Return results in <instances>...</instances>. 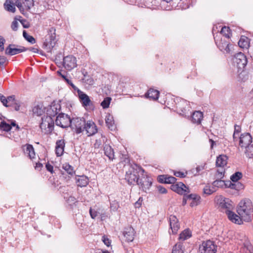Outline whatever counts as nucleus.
Returning <instances> with one entry per match:
<instances>
[{
    "mask_svg": "<svg viewBox=\"0 0 253 253\" xmlns=\"http://www.w3.org/2000/svg\"><path fill=\"white\" fill-rule=\"evenodd\" d=\"M20 22L24 28H28L30 27V24L25 20H21Z\"/></svg>",
    "mask_w": 253,
    "mask_h": 253,
    "instance_id": "69168bd1",
    "label": "nucleus"
},
{
    "mask_svg": "<svg viewBox=\"0 0 253 253\" xmlns=\"http://www.w3.org/2000/svg\"><path fill=\"white\" fill-rule=\"evenodd\" d=\"M227 215L228 219L233 223L239 225L243 223L244 219L243 218L231 211H228L227 212Z\"/></svg>",
    "mask_w": 253,
    "mask_h": 253,
    "instance_id": "6ab92c4d",
    "label": "nucleus"
},
{
    "mask_svg": "<svg viewBox=\"0 0 253 253\" xmlns=\"http://www.w3.org/2000/svg\"><path fill=\"white\" fill-rule=\"evenodd\" d=\"M45 167L48 171H50L51 173L53 172V167L51 165L47 163L45 165Z\"/></svg>",
    "mask_w": 253,
    "mask_h": 253,
    "instance_id": "338daca9",
    "label": "nucleus"
},
{
    "mask_svg": "<svg viewBox=\"0 0 253 253\" xmlns=\"http://www.w3.org/2000/svg\"><path fill=\"white\" fill-rule=\"evenodd\" d=\"M56 42L55 29L51 27L49 29L48 33L46 36L45 42L43 44V48L47 52H51Z\"/></svg>",
    "mask_w": 253,
    "mask_h": 253,
    "instance_id": "7ed1b4c3",
    "label": "nucleus"
},
{
    "mask_svg": "<svg viewBox=\"0 0 253 253\" xmlns=\"http://www.w3.org/2000/svg\"><path fill=\"white\" fill-rule=\"evenodd\" d=\"M62 168L69 174L72 175L75 173L73 167L68 164H63Z\"/></svg>",
    "mask_w": 253,
    "mask_h": 253,
    "instance_id": "49530a36",
    "label": "nucleus"
},
{
    "mask_svg": "<svg viewBox=\"0 0 253 253\" xmlns=\"http://www.w3.org/2000/svg\"><path fill=\"white\" fill-rule=\"evenodd\" d=\"M157 189L160 193L165 194L167 192V189L165 187H164L161 185L157 186Z\"/></svg>",
    "mask_w": 253,
    "mask_h": 253,
    "instance_id": "680f3d73",
    "label": "nucleus"
},
{
    "mask_svg": "<svg viewBox=\"0 0 253 253\" xmlns=\"http://www.w3.org/2000/svg\"><path fill=\"white\" fill-rule=\"evenodd\" d=\"M102 241L107 247L111 246V241L105 235L102 236Z\"/></svg>",
    "mask_w": 253,
    "mask_h": 253,
    "instance_id": "4d7b16f0",
    "label": "nucleus"
},
{
    "mask_svg": "<svg viewBox=\"0 0 253 253\" xmlns=\"http://www.w3.org/2000/svg\"><path fill=\"white\" fill-rule=\"evenodd\" d=\"M13 0L15 1L16 5L21 12H23L24 10L30 9L31 7L33 5V2L31 0H23L22 3L19 0Z\"/></svg>",
    "mask_w": 253,
    "mask_h": 253,
    "instance_id": "f3484780",
    "label": "nucleus"
},
{
    "mask_svg": "<svg viewBox=\"0 0 253 253\" xmlns=\"http://www.w3.org/2000/svg\"><path fill=\"white\" fill-rule=\"evenodd\" d=\"M119 204L116 200L113 201L110 203V208L113 211H116L119 208Z\"/></svg>",
    "mask_w": 253,
    "mask_h": 253,
    "instance_id": "5fc2aeb1",
    "label": "nucleus"
},
{
    "mask_svg": "<svg viewBox=\"0 0 253 253\" xmlns=\"http://www.w3.org/2000/svg\"><path fill=\"white\" fill-rule=\"evenodd\" d=\"M63 64L64 68L70 71L77 66L76 58L73 55H68L63 58Z\"/></svg>",
    "mask_w": 253,
    "mask_h": 253,
    "instance_id": "f8f14e48",
    "label": "nucleus"
},
{
    "mask_svg": "<svg viewBox=\"0 0 253 253\" xmlns=\"http://www.w3.org/2000/svg\"><path fill=\"white\" fill-rule=\"evenodd\" d=\"M15 1L13 0H6L4 3V7L6 10L14 13L15 11Z\"/></svg>",
    "mask_w": 253,
    "mask_h": 253,
    "instance_id": "7c9ffc66",
    "label": "nucleus"
},
{
    "mask_svg": "<svg viewBox=\"0 0 253 253\" xmlns=\"http://www.w3.org/2000/svg\"><path fill=\"white\" fill-rule=\"evenodd\" d=\"M135 233L134 229L131 226L125 228L123 232L124 236L126 238V241L128 242L133 241Z\"/></svg>",
    "mask_w": 253,
    "mask_h": 253,
    "instance_id": "aec40b11",
    "label": "nucleus"
},
{
    "mask_svg": "<svg viewBox=\"0 0 253 253\" xmlns=\"http://www.w3.org/2000/svg\"><path fill=\"white\" fill-rule=\"evenodd\" d=\"M7 104H11V106L13 105V103L15 102V96L14 95L9 96L7 97Z\"/></svg>",
    "mask_w": 253,
    "mask_h": 253,
    "instance_id": "052dcab7",
    "label": "nucleus"
},
{
    "mask_svg": "<svg viewBox=\"0 0 253 253\" xmlns=\"http://www.w3.org/2000/svg\"><path fill=\"white\" fill-rule=\"evenodd\" d=\"M158 180L161 183L173 184L175 183L176 178L173 176L168 175H160L158 177Z\"/></svg>",
    "mask_w": 253,
    "mask_h": 253,
    "instance_id": "b1692460",
    "label": "nucleus"
},
{
    "mask_svg": "<svg viewBox=\"0 0 253 253\" xmlns=\"http://www.w3.org/2000/svg\"><path fill=\"white\" fill-rule=\"evenodd\" d=\"M77 93V96L82 106L86 109H87L88 107L90 109L93 108V103L86 94L81 90H78Z\"/></svg>",
    "mask_w": 253,
    "mask_h": 253,
    "instance_id": "1a4fd4ad",
    "label": "nucleus"
},
{
    "mask_svg": "<svg viewBox=\"0 0 253 253\" xmlns=\"http://www.w3.org/2000/svg\"><path fill=\"white\" fill-rule=\"evenodd\" d=\"M203 118V114L202 112L196 111L194 112L191 116V121L193 123L200 124Z\"/></svg>",
    "mask_w": 253,
    "mask_h": 253,
    "instance_id": "cd10ccee",
    "label": "nucleus"
},
{
    "mask_svg": "<svg viewBox=\"0 0 253 253\" xmlns=\"http://www.w3.org/2000/svg\"><path fill=\"white\" fill-rule=\"evenodd\" d=\"M71 121L72 119L68 115L61 113H59L56 117L55 124L57 126L62 128H66L70 126Z\"/></svg>",
    "mask_w": 253,
    "mask_h": 253,
    "instance_id": "6e6552de",
    "label": "nucleus"
},
{
    "mask_svg": "<svg viewBox=\"0 0 253 253\" xmlns=\"http://www.w3.org/2000/svg\"><path fill=\"white\" fill-rule=\"evenodd\" d=\"M242 173L239 171L236 172L231 175L230 179L232 182H237L242 177Z\"/></svg>",
    "mask_w": 253,
    "mask_h": 253,
    "instance_id": "de8ad7c7",
    "label": "nucleus"
},
{
    "mask_svg": "<svg viewBox=\"0 0 253 253\" xmlns=\"http://www.w3.org/2000/svg\"><path fill=\"white\" fill-rule=\"evenodd\" d=\"M217 203L221 210H225L226 214L228 211H231L233 208V202L229 199L223 196H219L218 198Z\"/></svg>",
    "mask_w": 253,
    "mask_h": 253,
    "instance_id": "9b49d317",
    "label": "nucleus"
},
{
    "mask_svg": "<svg viewBox=\"0 0 253 253\" xmlns=\"http://www.w3.org/2000/svg\"><path fill=\"white\" fill-rule=\"evenodd\" d=\"M229 182V187H230L231 189H235L236 190H240L241 189H243L244 187V186L243 184H242L240 182H234V183H231V182Z\"/></svg>",
    "mask_w": 253,
    "mask_h": 253,
    "instance_id": "4c0bfd02",
    "label": "nucleus"
},
{
    "mask_svg": "<svg viewBox=\"0 0 253 253\" xmlns=\"http://www.w3.org/2000/svg\"><path fill=\"white\" fill-rule=\"evenodd\" d=\"M105 123L108 128L111 130H115L116 126L115 125L114 118L112 115L108 114L105 118Z\"/></svg>",
    "mask_w": 253,
    "mask_h": 253,
    "instance_id": "c85d7f7f",
    "label": "nucleus"
},
{
    "mask_svg": "<svg viewBox=\"0 0 253 253\" xmlns=\"http://www.w3.org/2000/svg\"><path fill=\"white\" fill-rule=\"evenodd\" d=\"M191 236V232L189 229H185L179 235V239L180 240L184 241Z\"/></svg>",
    "mask_w": 253,
    "mask_h": 253,
    "instance_id": "e433bc0d",
    "label": "nucleus"
},
{
    "mask_svg": "<svg viewBox=\"0 0 253 253\" xmlns=\"http://www.w3.org/2000/svg\"><path fill=\"white\" fill-rule=\"evenodd\" d=\"M85 123L84 118H74L72 119L70 127L76 133L79 134L84 130Z\"/></svg>",
    "mask_w": 253,
    "mask_h": 253,
    "instance_id": "39448f33",
    "label": "nucleus"
},
{
    "mask_svg": "<svg viewBox=\"0 0 253 253\" xmlns=\"http://www.w3.org/2000/svg\"><path fill=\"white\" fill-rule=\"evenodd\" d=\"M111 100V98L110 97H107L105 98L103 101L101 103V106L104 109L108 108L109 106Z\"/></svg>",
    "mask_w": 253,
    "mask_h": 253,
    "instance_id": "603ef678",
    "label": "nucleus"
},
{
    "mask_svg": "<svg viewBox=\"0 0 253 253\" xmlns=\"http://www.w3.org/2000/svg\"><path fill=\"white\" fill-rule=\"evenodd\" d=\"M216 191V188L214 187L213 185H206L204 188L203 189V192L204 194L210 195L212 193H214Z\"/></svg>",
    "mask_w": 253,
    "mask_h": 253,
    "instance_id": "58836bf2",
    "label": "nucleus"
},
{
    "mask_svg": "<svg viewBox=\"0 0 253 253\" xmlns=\"http://www.w3.org/2000/svg\"><path fill=\"white\" fill-rule=\"evenodd\" d=\"M6 61V57L0 56V67L3 65Z\"/></svg>",
    "mask_w": 253,
    "mask_h": 253,
    "instance_id": "774afa93",
    "label": "nucleus"
},
{
    "mask_svg": "<svg viewBox=\"0 0 253 253\" xmlns=\"http://www.w3.org/2000/svg\"><path fill=\"white\" fill-rule=\"evenodd\" d=\"M144 170L140 166L134 164L128 166V169L126 171L125 179L129 184H134L136 183L140 175V172L143 173Z\"/></svg>",
    "mask_w": 253,
    "mask_h": 253,
    "instance_id": "f03ea898",
    "label": "nucleus"
},
{
    "mask_svg": "<svg viewBox=\"0 0 253 253\" xmlns=\"http://www.w3.org/2000/svg\"><path fill=\"white\" fill-rule=\"evenodd\" d=\"M238 45L242 48H246L249 46L248 39L246 37H242L238 42Z\"/></svg>",
    "mask_w": 253,
    "mask_h": 253,
    "instance_id": "79ce46f5",
    "label": "nucleus"
},
{
    "mask_svg": "<svg viewBox=\"0 0 253 253\" xmlns=\"http://www.w3.org/2000/svg\"><path fill=\"white\" fill-rule=\"evenodd\" d=\"M239 144L241 148H246L251 145L252 137L249 133H244L238 137Z\"/></svg>",
    "mask_w": 253,
    "mask_h": 253,
    "instance_id": "4468645a",
    "label": "nucleus"
},
{
    "mask_svg": "<svg viewBox=\"0 0 253 253\" xmlns=\"http://www.w3.org/2000/svg\"><path fill=\"white\" fill-rule=\"evenodd\" d=\"M241 131V127L240 126L235 125L234 126V131L233 135V138L234 141H238V137L240 132Z\"/></svg>",
    "mask_w": 253,
    "mask_h": 253,
    "instance_id": "ea45409f",
    "label": "nucleus"
},
{
    "mask_svg": "<svg viewBox=\"0 0 253 253\" xmlns=\"http://www.w3.org/2000/svg\"><path fill=\"white\" fill-rule=\"evenodd\" d=\"M89 213L92 218L94 219L97 215V212L95 211H93L91 208L89 210Z\"/></svg>",
    "mask_w": 253,
    "mask_h": 253,
    "instance_id": "e2e57ef3",
    "label": "nucleus"
},
{
    "mask_svg": "<svg viewBox=\"0 0 253 253\" xmlns=\"http://www.w3.org/2000/svg\"><path fill=\"white\" fill-rule=\"evenodd\" d=\"M214 41L217 47L221 51H225L227 53L230 52L229 39L221 38L220 40H218L216 38H214Z\"/></svg>",
    "mask_w": 253,
    "mask_h": 253,
    "instance_id": "2eb2a0df",
    "label": "nucleus"
},
{
    "mask_svg": "<svg viewBox=\"0 0 253 253\" xmlns=\"http://www.w3.org/2000/svg\"><path fill=\"white\" fill-rule=\"evenodd\" d=\"M243 250L245 253H253V247L250 243L245 242L244 243Z\"/></svg>",
    "mask_w": 253,
    "mask_h": 253,
    "instance_id": "a19ab883",
    "label": "nucleus"
},
{
    "mask_svg": "<svg viewBox=\"0 0 253 253\" xmlns=\"http://www.w3.org/2000/svg\"><path fill=\"white\" fill-rule=\"evenodd\" d=\"M34 114H36L37 116H41L43 113V110L40 105L35 106L33 109Z\"/></svg>",
    "mask_w": 253,
    "mask_h": 253,
    "instance_id": "864d4df0",
    "label": "nucleus"
},
{
    "mask_svg": "<svg viewBox=\"0 0 253 253\" xmlns=\"http://www.w3.org/2000/svg\"><path fill=\"white\" fill-rule=\"evenodd\" d=\"M82 73L84 75V77L82 78V82L85 83L86 84L90 85L94 84V80L90 76L88 75L86 72L83 70Z\"/></svg>",
    "mask_w": 253,
    "mask_h": 253,
    "instance_id": "c9c22d12",
    "label": "nucleus"
},
{
    "mask_svg": "<svg viewBox=\"0 0 253 253\" xmlns=\"http://www.w3.org/2000/svg\"><path fill=\"white\" fill-rule=\"evenodd\" d=\"M187 199L191 200L190 206L192 207L197 206L200 203L201 197L195 194H191L186 196Z\"/></svg>",
    "mask_w": 253,
    "mask_h": 253,
    "instance_id": "bb28decb",
    "label": "nucleus"
},
{
    "mask_svg": "<svg viewBox=\"0 0 253 253\" xmlns=\"http://www.w3.org/2000/svg\"><path fill=\"white\" fill-rule=\"evenodd\" d=\"M65 146L64 139L58 140L56 142L55 153L57 156H61L63 155Z\"/></svg>",
    "mask_w": 253,
    "mask_h": 253,
    "instance_id": "393cba45",
    "label": "nucleus"
},
{
    "mask_svg": "<svg viewBox=\"0 0 253 253\" xmlns=\"http://www.w3.org/2000/svg\"><path fill=\"white\" fill-rule=\"evenodd\" d=\"M215 188H223L226 186V184L224 180H216L214 181L212 184Z\"/></svg>",
    "mask_w": 253,
    "mask_h": 253,
    "instance_id": "09e8293b",
    "label": "nucleus"
},
{
    "mask_svg": "<svg viewBox=\"0 0 253 253\" xmlns=\"http://www.w3.org/2000/svg\"><path fill=\"white\" fill-rule=\"evenodd\" d=\"M170 228L173 234H176L179 228L178 219L175 215H170L169 217Z\"/></svg>",
    "mask_w": 253,
    "mask_h": 253,
    "instance_id": "5701e85b",
    "label": "nucleus"
},
{
    "mask_svg": "<svg viewBox=\"0 0 253 253\" xmlns=\"http://www.w3.org/2000/svg\"><path fill=\"white\" fill-rule=\"evenodd\" d=\"M23 35L24 38L31 43L34 44L36 42L35 39L33 36L28 35L25 31H23Z\"/></svg>",
    "mask_w": 253,
    "mask_h": 253,
    "instance_id": "8fccbe9b",
    "label": "nucleus"
},
{
    "mask_svg": "<svg viewBox=\"0 0 253 253\" xmlns=\"http://www.w3.org/2000/svg\"><path fill=\"white\" fill-rule=\"evenodd\" d=\"M237 212L244 221L249 222L251 221V215L253 213V206L252 201L249 199L241 200L237 207Z\"/></svg>",
    "mask_w": 253,
    "mask_h": 253,
    "instance_id": "f257e3e1",
    "label": "nucleus"
},
{
    "mask_svg": "<svg viewBox=\"0 0 253 253\" xmlns=\"http://www.w3.org/2000/svg\"><path fill=\"white\" fill-rule=\"evenodd\" d=\"M152 181L150 177L147 175L142 173V175L140 176L136 184L139 186L143 191L146 192L149 190L152 185Z\"/></svg>",
    "mask_w": 253,
    "mask_h": 253,
    "instance_id": "9d476101",
    "label": "nucleus"
},
{
    "mask_svg": "<svg viewBox=\"0 0 253 253\" xmlns=\"http://www.w3.org/2000/svg\"><path fill=\"white\" fill-rule=\"evenodd\" d=\"M227 157L224 155H220L217 157L216 166L218 167H223L227 164Z\"/></svg>",
    "mask_w": 253,
    "mask_h": 253,
    "instance_id": "473e14b6",
    "label": "nucleus"
},
{
    "mask_svg": "<svg viewBox=\"0 0 253 253\" xmlns=\"http://www.w3.org/2000/svg\"><path fill=\"white\" fill-rule=\"evenodd\" d=\"M11 129V125L6 123L5 121H2L0 123V129L5 131H8Z\"/></svg>",
    "mask_w": 253,
    "mask_h": 253,
    "instance_id": "a18cd8bd",
    "label": "nucleus"
},
{
    "mask_svg": "<svg viewBox=\"0 0 253 253\" xmlns=\"http://www.w3.org/2000/svg\"><path fill=\"white\" fill-rule=\"evenodd\" d=\"M159 94L160 92L158 90L153 88H150L145 94V96L150 99L156 100L159 98Z\"/></svg>",
    "mask_w": 253,
    "mask_h": 253,
    "instance_id": "c756f323",
    "label": "nucleus"
},
{
    "mask_svg": "<svg viewBox=\"0 0 253 253\" xmlns=\"http://www.w3.org/2000/svg\"><path fill=\"white\" fill-rule=\"evenodd\" d=\"M189 108L188 102L185 100H181L179 103L177 105V109L179 114L184 117H186V111Z\"/></svg>",
    "mask_w": 253,
    "mask_h": 253,
    "instance_id": "412c9836",
    "label": "nucleus"
},
{
    "mask_svg": "<svg viewBox=\"0 0 253 253\" xmlns=\"http://www.w3.org/2000/svg\"><path fill=\"white\" fill-rule=\"evenodd\" d=\"M180 243L176 244L173 248L172 253H184Z\"/></svg>",
    "mask_w": 253,
    "mask_h": 253,
    "instance_id": "3c124183",
    "label": "nucleus"
},
{
    "mask_svg": "<svg viewBox=\"0 0 253 253\" xmlns=\"http://www.w3.org/2000/svg\"><path fill=\"white\" fill-rule=\"evenodd\" d=\"M18 22H17V21L16 20H13L12 21V22L11 23V29L13 31H16L18 29Z\"/></svg>",
    "mask_w": 253,
    "mask_h": 253,
    "instance_id": "bf43d9fd",
    "label": "nucleus"
},
{
    "mask_svg": "<svg viewBox=\"0 0 253 253\" xmlns=\"http://www.w3.org/2000/svg\"><path fill=\"white\" fill-rule=\"evenodd\" d=\"M220 33L224 36L223 38L229 39L230 36V29L229 27L226 26L222 27Z\"/></svg>",
    "mask_w": 253,
    "mask_h": 253,
    "instance_id": "37998d69",
    "label": "nucleus"
},
{
    "mask_svg": "<svg viewBox=\"0 0 253 253\" xmlns=\"http://www.w3.org/2000/svg\"><path fill=\"white\" fill-rule=\"evenodd\" d=\"M76 182L78 186H86L88 183V179L84 175L79 176L76 178Z\"/></svg>",
    "mask_w": 253,
    "mask_h": 253,
    "instance_id": "72a5a7b5",
    "label": "nucleus"
},
{
    "mask_svg": "<svg viewBox=\"0 0 253 253\" xmlns=\"http://www.w3.org/2000/svg\"><path fill=\"white\" fill-rule=\"evenodd\" d=\"M27 49L25 47L11 44L5 49V53L9 55H14L26 51Z\"/></svg>",
    "mask_w": 253,
    "mask_h": 253,
    "instance_id": "ddd939ff",
    "label": "nucleus"
},
{
    "mask_svg": "<svg viewBox=\"0 0 253 253\" xmlns=\"http://www.w3.org/2000/svg\"><path fill=\"white\" fill-rule=\"evenodd\" d=\"M84 130H85L88 136L94 135L97 132V126L92 121H88L85 123Z\"/></svg>",
    "mask_w": 253,
    "mask_h": 253,
    "instance_id": "a211bd4d",
    "label": "nucleus"
},
{
    "mask_svg": "<svg viewBox=\"0 0 253 253\" xmlns=\"http://www.w3.org/2000/svg\"><path fill=\"white\" fill-rule=\"evenodd\" d=\"M245 149V153L246 156L249 158H253V144L248 146Z\"/></svg>",
    "mask_w": 253,
    "mask_h": 253,
    "instance_id": "c03bdc74",
    "label": "nucleus"
},
{
    "mask_svg": "<svg viewBox=\"0 0 253 253\" xmlns=\"http://www.w3.org/2000/svg\"><path fill=\"white\" fill-rule=\"evenodd\" d=\"M5 40L4 38L0 36V51H2L4 49V42Z\"/></svg>",
    "mask_w": 253,
    "mask_h": 253,
    "instance_id": "0e129e2a",
    "label": "nucleus"
},
{
    "mask_svg": "<svg viewBox=\"0 0 253 253\" xmlns=\"http://www.w3.org/2000/svg\"><path fill=\"white\" fill-rule=\"evenodd\" d=\"M105 155L108 157L109 160H112L114 158V152L112 148L109 145L106 144L104 146Z\"/></svg>",
    "mask_w": 253,
    "mask_h": 253,
    "instance_id": "f704fd0d",
    "label": "nucleus"
},
{
    "mask_svg": "<svg viewBox=\"0 0 253 253\" xmlns=\"http://www.w3.org/2000/svg\"><path fill=\"white\" fill-rule=\"evenodd\" d=\"M0 100L2 104L5 107L11 106V104H7V98H6L4 95L0 93Z\"/></svg>",
    "mask_w": 253,
    "mask_h": 253,
    "instance_id": "6e6d98bb",
    "label": "nucleus"
},
{
    "mask_svg": "<svg viewBox=\"0 0 253 253\" xmlns=\"http://www.w3.org/2000/svg\"><path fill=\"white\" fill-rule=\"evenodd\" d=\"M54 119L51 116H44L42 118L40 128L45 134L52 132L54 128Z\"/></svg>",
    "mask_w": 253,
    "mask_h": 253,
    "instance_id": "20e7f679",
    "label": "nucleus"
},
{
    "mask_svg": "<svg viewBox=\"0 0 253 253\" xmlns=\"http://www.w3.org/2000/svg\"><path fill=\"white\" fill-rule=\"evenodd\" d=\"M22 149L25 154L27 155L31 159L34 158L35 153L32 145L26 144L23 146Z\"/></svg>",
    "mask_w": 253,
    "mask_h": 253,
    "instance_id": "a878e982",
    "label": "nucleus"
},
{
    "mask_svg": "<svg viewBox=\"0 0 253 253\" xmlns=\"http://www.w3.org/2000/svg\"><path fill=\"white\" fill-rule=\"evenodd\" d=\"M216 246L214 242L211 240L203 241L199 246L200 253H216Z\"/></svg>",
    "mask_w": 253,
    "mask_h": 253,
    "instance_id": "0eeeda50",
    "label": "nucleus"
},
{
    "mask_svg": "<svg viewBox=\"0 0 253 253\" xmlns=\"http://www.w3.org/2000/svg\"><path fill=\"white\" fill-rule=\"evenodd\" d=\"M187 172H183L181 171H175L174 172V175L176 177L184 178L186 176Z\"/></svg>",
    "mask_w": 253,
    "mask_h": 253,
    "instance_id": "13d9d810",
    "label": "nucleus"
},
{
    "mask_svg": "<svg viewBox=\"0 0 253 253\" xmlns=\"http://www.w3.org/2000/svg\"><path fill=\"white\" fill-rule=\"evenodd\" d=\"M189 108L188 102L185 100H181L179 103L177 105V109L179 114L184 117H186V111Z\"/></svg>",
    "mask_w": 253,
    "mask_h": 253,
    "instance_id": "4be33fe9",
    "label": "nucleus"
},
{
    "mask_svg": "<svg viewBox=\"0 0 253 253\" xmlns=\"http://www.w3.org/2000/svg\"><path fill=\"white\" fill-rule=\"evenodd\" d=\"M233 64L238 69H243L247 64V59L242 52L237 53L232 59Z\"/></svg>",
    "mask_w": 253,
    "mask_h": 253,
    "instance_id": "423d86ee",
    "label": "nucleus"
},
{
    "mask_svg": "<svg viewBox=\"0 0 253 253\" xmlns=\"http://www.w3.org/2000/svg\"><path fill=\"white\" fill-rule=\"evenodd\" d=\"M171 189L180 195H186L189 192V188L182 182H178L171 185Z\"/></svg>",
    "mask_w": 253,
    "mask_h": 253,
    "instance_id": "dca6fc26",
    "label": "nucleus"
},
{
    "mask_svg": "<svg viewBox=\"0 0 253 253\" xmlns=\"http://www.w3.org/2000/svg\"><path fill=\"white\" fill-rule=\"evenodd\" d=\"M60 111V105H54L51 106L50 108L47 110V114L48 116H51V117H54L57 115Z\"/></svg>",
    "mask_w": 253,
    "mask_h": 253,
    "instance_id": "2f4dec72",
    "label": "nucleus"
}]
</instances>
